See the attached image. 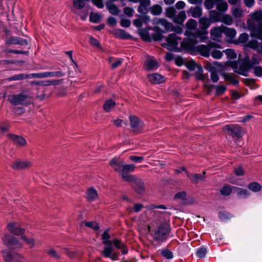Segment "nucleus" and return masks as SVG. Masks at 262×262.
<instances>
[{
    "label": "nucleus",
    "mask_w": 262,
    "mask_h": 262,
    "mask_svg": "<svg viewBox=\"0 0 262 262\" xmlns=\"http://www.w3.org/2000/svg\"><path fill=\"white\" fill-rule=\"evenodd\" d=\"M110 228H107L104 230L101 235L102 244L104 245L103 250L101 251V254L106 258H109L112 260H117L119 255V252H115L113 247L112 241L110 240L111 235L109 234Z\"/></svg>",
    "instance_id": "1"
},
{
    "label": "nucleus",
    "mask_w": 262,
    "mask_h": 262,
    "mask_svg": "<svg viewBox=\"0 0 262 262\" xmlns=\"http://www.w3.org/2000/svg\"><path fill=\"white\" fill-rule=\"evenodd\" d=\"M170 232V225L167 222H163L160 224L158 230L155 232L154 238L157 242H165Z\"/></svg>",
    "instance_id": "2"
},
{
    "label": "nucleus",
    "mask_w": 262,
    "mask_h": 262,
    "mask_svg": "<svg viewBox=\"0 0 262 262\" xmlns=\"http://www.w3.org/2000/svg\"><path fill=\"white\" fill-rule=\"evenodd\" d=\"M178 39H181V38L177 36L174 33L170 34L165 38L167 43H162V46L169 51L180 53L182 52V49L177 47Z\"/></svg>",
    "instance_id": "3"
},
{
    "label": "nucleus",
    "mask_w": 262,
    "mask_h": 262,
    "mask_svg": "<svg viewBox=\"0 0 262 262\" xmlns=\"http://www.w3.org/2000/svg\"><path fill=\"white\" fill-rule=\"evenodd\" d=\"M9 100L11 103L15 106L22 105L27 106L32 103L29 96L23 93L12 95Z\"/></svg>",
    "instance_id": "4"
},
{
    "label": "nucleus",
    "mask_w": 262,
    "mask_h": 262,
    "mask_svg": "<svg viewBox=\"0 0 262 262\" xmlns=\"http://www.w3.org/2000/svg\"><path fill=\"white\" fill-rule=\"evenodd\" d=\"M224 130L233 138H241L244 135V128L238 124H228L225 126Z\"/></svg>",
    "instance_id": "5"
},
{
    "label": "nucleus",
    "mask_w": 262,
    "mask_h": 262,
    "mask_svg": "<svg viewBox=\"0 0 262 262\" xmlns=\"http://www.w3.org/2000/svg\"><path fill=\"white\" fill-rule=\"evenodd\" d=\"M247 25L250 31L251 37L262 40V23L256 25L248 19Z\"/></svg>",
    "instance_id": "6"
},
{
    "label": "nucleus",
    "mask_w": 262,
    "mask_h": 262,
    "mask_svg": "<svg viewBox=\"0 0 262 262\" xmlns=\"http://www.w3.org/2000/svg\"><path fill=\"white\" fill-rule=\"evenodd\" d=\"M129 120L133 133L136 135L141 133L144 125L140 119L134 115H130L129 117Z\"/></svg>",
    "instance_id": "7"
},
{
    "label": "nucleus",
    "mask_w": 262,
    "mask_h": 262,
    "mask_svg": "<svg viewBox=\"0 0 262 262\" xmlns=\"http://www.w3.org/2000/svg\"><path fill=\"white\" fill-rule=\"evenodd\" d=\"M198 43L196 39L188 37L184 38L183 40L180 43V49L183 51H195V45Z\"/></svg>",
    "instance_id": "8"
},
{
    "label": "nucleus",
    "mask_w": 262,
    "mask_h": 262,
    "mask_svg": "<svg viewBox=\"0 0 262 262\" xmlns=\"http://www.w3.org/2000/svg\"><path fill=\"white\" fill-rule=\"evenodd\" d=\"M183 171L185 172L187 177L193 184H196L200 182L204 181L206 178V171H204L202 173H190L184 166L181 167Z\"/></svg>",
    "instance_id": "9"
},
{
    "label": "nucleus",
    "mask_w": 262,
    "mask_h": 262,
    "mask_svg": "<svg viewBox=\"0 0 262 262\" xmlns=\"http://www.w3.org/2000/svg\"><path fill=\"white\" fill-rule=\"evenodd\" d=\"M129 182L131 183L132 187L137 193L142 195L145 193V186L142 179L134 177L133 180Z\"/></svg>",
    "instance_id": "10"
},
{
    "label": "nucleus",
    "mask_w": 262,
    "mask_h": 262,
    "mask_svg": "<svg viewBox=\"0 0 262 262\" xmlns=\"http://www.w3.org/2000/svg\"><path fill=\"white\" fill-rule=\"evenodd\" d=\"M2 253L5 260L7 262H21V255L16 252L5 250Z\"/></svg>",
    "instance_id": "11"
},
{
    "label": "nucleus",
    "mask_w": 262,
    "mask_h": 262,
    "mask_svg": "<svg viewBox=\"0 0 262 262\" xmlns=\"http://www.w3.org/2000/svg\"><path fill=\"white\" fill-rule=\"evenodd\" d=\"M66 73L61 71H56V72H45L37 73H32L33 78H42L46 77H60L64 76Z\"/></svg>",
    "instance_id": "12"
},
{
    "label": "nucleus",
    "mask_w": 262,
    "mask_h": 262,
    "mask_svg": "<svg viewBox=\"0 0 262 262\" xmlns=\"http://www.w3.org/2000/svg\"><path fill=\"white\" fill-rule=\"evenodd\" d=\"M135 168L134 164H123V171L122 172V178L126 182H129L133 180L134 176L128 174L129 172H133Z\"/></svg>",
    "instance_id": "13"
},
{
    "label": "nucleus",
    "mask_w": 262,
    "mask_h": 262,
    "mask_svg": "<svg viewBox=\"0 0 262 262\" xmlns=\"http://www.w3.org/2000/svg\"><path fill=\"white\" fill-rule=\"evenodd\" d=\"M208 32L207 31L196 29L194 32L189 33L188 35L192 36L193 39L200 38L201 42H206L208 39Z\"/></svg>",
    "instance_id": "14"
},
{
    "label": "nucleus",
    "mask_w": 262,
    "mask_h": 262,
    "mask_svg": "<svg viewBox=\"0 0 262 262\" xmlns=\"http://www.w3.org/2000/svg\"><path fill=\"white\" fill-rule=\"evenodd\" d=\"M7 136L16 146H24L27 144L26 139L20 136L8 134Z\"/></svg>",
    "instance_id": "15"
},
{
    "label": "nucleus",
    "mask_w": 262,
    "mask_h": 262,
    "mask_svg": "<svg viewBox=\"0 0 262 262\" xmlns=\"http://www.w3.org/2000/svg\"><path fill=\"white\" fill-rule=\"evenodd\" d=\"M8 230L13 234L15 235H20L24 233L25 229L19 227L16 223L14 222L9 223L7 225Z\"/></svg>",
    "instance_id": "16"
},
{
    "label": "nucleus",
    "mask_w": 262,
    "mask_h": 262,
    "mask_svg": "<svg viewBox=\"0 0 262 262\" xmlns=\"http://www.w3.org/2000/svg\"><path fill=\"white\" fill-rule=\"evenodd\" d=\"M30 163L26 161H22L19 159L14 161L12 165V168L14 170L24 169L29 167Z\"/></svg>",
    "instance_id": "17"
},
{
    "label": "nucleus",
    "mask_w": 262,
    "mask_h": 262,
    "mask_svg": "<svg viewBox=\"0 0 262 262\" xmlns=\"http://www.w3.org/2000/svg\"><path fill=\"white\" fill-rule=\"evenodd\" d=\"M153 30L156 32L152 33L151 36H150L151 42L154 40V41H158L162 40L164 36L163 35V33H165V31L160 28L158 26H155Z\"/></svg>",
    "instance_id": "18"
},
{
    "label": "nucleus",
    "mask_w": 262,
    "mask_h": 262,
    "mask_svg": "<svg viewBox=\"0 0 262 262\" xmlns=\"http://www.w3.org/2000/svg\"><path fill=\"white\" fill-rule=\"evenodd\" d=\"M3 240L5 245L7 247L16 246L19 243V242L16 237L8 234L4 236Z\"/></svg>",
    "instance_id": "19"
},
{
    "label": "nucleus",
    "mask_w": 262,
    "mask_h": 262,
    "mask_svg": "<svg viewBox=\"0 0 262 262\" xmlns=\"http://www.w3.org/2000/svg\"><path fill=\"white\" fill-rule=\"evenodd\" d=\"M148 80L152 84H160L165 81V77L158 73H153L148 75Z\"/></svg>",
    "instance_id": "20"
},
{
    "label": "nucleus",
    "mask_w": 262,
    "mask_h": 262,
    "mask_svg": "<svg viewBox=\"0 0 262 262\" xmlns=\"http://www.w3.org/2000/svg\"><path fill=\"white\" fill-rule=\"evenodd\" d=\"M113 35L117 38L121 39H130L133 38L132 36L127 33L124 30L122 29H116L114 32Z\"/></svg>",
    "instance_id": "21"
},
{
    "label": "nucleus",
    "mask_w": 262,
    "mask_h": 262,
    "mask_svg": "<svg viewBox=\"0 0 262 262\" xmlns=\"http://www.w3.org/2000/svg\"><path fill=\"white\" fill-rule=\"evenodd\" d=\"M233 192H236L238 197L244 199L248 198L250 195V192L248 190L236 186H233Z\"/></svg>",
    "instance_id": "22"
},
{
    "label": "nucleus",
    "mask_w": 262,
    "mask_h": 262,
    "mask_svg": "<svg viewBox=\"0 0 262 262\" xmlns=\"http://www.w3.org/2000/svg\"><path fill=\"white\" fill-rule=\"evenodd\" d=\"M195 51L198 52L201 55L205 57H208L210 56V48L208 45H199L196 47Z\"/></svg>",
    "instance_id": "23"
},
{
    "label": "nucleus",
    "mask_w": 262,
    "mask_h": 262,
    "mask_svg": "<svg viewBox=\"0 0 262 262\" xmlns=\"http://www.w3.org/2000/svg\"><path fill=\"white\" fill-rule=\"evenodd\" d=\"M123 162L119 161L117 159L113 158L110 162V165L114 168V170L117 172L123 171Z\"/></svg>",
    "instance_id": "24"
},
{
    "label": "nucleus",
    "mask_w": 262,
    "mask_h": 262,
    "mask_svg": "<svg viewBox=\"0 0 262 262\" xmlns=\"http://www.w3.org/2000/svg\"><path fill=\"white\" fill-rule=\"evenodd\" d=\"M33 78V76L31 74L20 73L18 74L14 75L11 77L8 78L7 79L9 81L21 80L23 79Z\"/></svg>",
    "instance_id": "25"
},
{
    "label": "nucleus",
    "mask_w": 262,
    "mask_h": 262,
    "mask_svg": "<svg viewBox=\"0 0 262 262\" xmlns=\"http://www.w3.org/2000/svg\"><path fill=\"white\" fill-rule=\"evenodd\" d=\"M222 17V14L213 10L209 12V17L208 18L211 23L220 21Z\"/></svg>",
    "instance_id": "26"
},
{
    "label": "nucleus",
    "mask_w": 262,
    "mask_h": 262,
    "mask_svg": "<svg viewBox=\"0 0 262 262\" xmlns=\"http://www.w3.org/2000/svg\"><path fill=\"white\" fill-rule=\"evenodd\" d=\"M221 75L223 77L225 80L230 81L233 85H237L239 83V81L234 77L232 73L223 72L221 73Z\"/></svg>",
    "instance_id": "27"
},
{
    "label": "nucleus",
    "mask_w": 262,
    "mask_h": 262,
    "mask_svg": "<svg viewBox=\"0 0 262 262\" xmlns=\"http://www.w3.org/2000/svg\"><path fill=\"white\" fill-rule=\"evenodd\" d=\"M200 28L205 31H207V29L211 24V21L207 17H201L199 20Z\"/></svg>",
    "instance_id": "28"
},
{
    "label": "nucleus",
    "mask_w": 262,
    "mask_h": 262,
    "mask_svg": "<svg viewBox=\"0 0 262 262\" xmlns=\"http://www.w3.org/2000/svg\"><path fill=\"white\" fill-rule=\"evenodd\" d=\"M106 7L108 12L113 15H117L120 12L119 9L113 2H107Z\"/></svg>",
    "instance_id": "29"
},
{
    "label": "nucleus",
    "mask_w": 262,
    "mask_h": 262,
    "mask_svg": "<svg viewBox=\"0 0 262 262\" xmlns=\"http://www.w3.org/2000/svg\"><path fill=\"white\" fill-rule=\"evenodd\" d=\"M139 34L141 38L145 42H151L149 33L144 28H139L138 30Z\"/></svg>",
    "instance_id": "30"
},
{
    "label": "nucleus",
    "mask_w": 262,
    "mask_h": 262,
    "mask_svg": "<svg viewBox=\"0 0 262 262\" xmlns=\"http://www.w3.org/2000/svg\"><path fill=\"white\" fill-rule=\"evenodd\" d=\"M223 32V25L213 27L210 30V35L214 37H220Z\"/></svg>",
    "instance_id": "31"
},
{
    "label": "nucleus",
    "mask_w": 262,
    "mask_h": 262,
    "mask_svg": "<svg viewBox=\"0 0 262 262\" xmlns=\"http://www.w3.org/2000/svg\"><path fill=\"white\" fill-rule=\"evenodd\" d=\"M159 67L156 60L150 59L146 62L145 70L147 71L156 70Z\"/></svg>",
    "instance_id": "32"
},
{
    "label": "nucleus",
    "mask_w": 262,
    "mask_h": 262,
    "mask_svg": "<svg viewBox=\"0 0 262 262\" xmlns=\"http://www.w3.org/2000/svg\"><path fill=\"white\" fill-rule=\"evenodd\" d=\"M223 34H224L227 37L232 39L235 36L236 31L234 28H228L223 25Z\"/></svg>",
    "instance_id": "33"
},
{
    "label": "nucleus",
    "mask_w": 262,
    "mask_h": 262,
    "mask_svg": "<svg viewBox=\"0 0 262 262\" xmlns=\"http://www.w3.org/2000/svg\"><path fill=\"white\" fill-rule=\"evenodd\" d=\"M186 18V14L185 11H181L173 18V21L176 24H182Z\"/></svg>",
    "instance_id": "34"
},
{
    "label": "nucleus",
    "mask_w": 262,
    "mask_h": 262,
    "mask_svg": "<svg viewBox=\"0 0 262 262\" xmlns=\"http://www.w3.org/2000/svg\"><path fill=\"white\" fill-rule=\"evenodd\" d=\"M233 192V186L230 185H224L220 190V193L224 196H229Z\"/></svg>",
    "instance_id": "35"
},
{
    "label": "nucleus",
    "mask_w": 262,
    "mask_h": 262,
    "mask_svg": "<svg viewBox=\"0 0 262 262\" xmlns=\"http://www.w3.org/2000/svg\"><path fill=\"white\" fill-rule=\"evenodd\" d=\"M197 71L194 73V75L198 80L203 81L205 79V76L203 74V69L201 64H199L196 67Z\"/></svg>",
    "instance_id": "36"
},
{
    "label": "nucleus",
    "mask_w": 262,
    "mask_h": 262,
    "mask_svg": "<svg viewBox=\"0 0 262 262\" xmlns=\"http://www.w3.org/2000/svg\"><path fill=\"white\" fill-rule=\"evenodd\" d=\"M189 11L191 13V16L194 18H198L202 14V9L200 7L196 6L194 8L191 7Z\"/></svg>",
    "instance_id": "37"
},
{
    "label": "nucleus",
    "mask_w": 262,
    "mask_h": 262,
    "mask_svg": "<svg viewBox=\"0 0 262 262\" xmlns=\"http://www.w3.org/2000/svg\"><path fill=\"white\" fill-rule=\"evenodd\" d=\"M248 188L253 192H257L261 189L262 186L258 182H253L249 183Z\"/></svg>",
    "instance_id": "38"
},
{
    "label": "nucleus",
    "mask_w": 262,
    "mask_h": 262,
    "mask_svg": "<svg viewBox=\"0 0 262 262\" xmlns=\"http://www.w3.org/2000/svg\"><path fill=\"white\" fill-rule=\"evenodd\" d=\"M116 105L115 101L112 99L106 100L103 105L104 110L106 112H109L111 108Z\"/></svg>",
    "instance_id": "39"
},
{
    "label": "nucleus",
    "mask_w": 262,
    "mask_h": 262,
    "mask_svg": "<svg viewBox=\"0 0 262 262\" xmlns=\"http://www.w3.org/2000/svg\"><path fill=\"white\" fill-rule=\"evenodd\" d=\"M102 19V16L98 13L91 12L90 15L89 20L93 23H99Z\"/></svg>",
    "instance_id": "40"
},
{
    "label": "nucleus",
    "mask_w": 262,
    "mask_h": 262,
    "mask_svg": "<svg viewBox=\"0 0 262 262\" xmlns=\"http://www.w3.org/2000/svg\"><path fill=\"white\" fill-rule=\"evenodd\" d=\"M150 12L153 15H159L162 12V7L159 4L154 5L150 8Z\"/></svg>",
    "instance_id": "41"
},
{
    "label": "nucleus",
    "mask_w": 262,
    "mask_h": 262,
    "mask_svg": "<svg viewBox=\"0 0 262 262\" xmlns=\"http://www.w3.org/2000/svg\"><path fill=\"white\" fill-rule=\"evenodd\" d=\"M185 25L186 28L188 30H195L197 29V22L193 18L188 19Z\"/></svg>",
    "instance_id": "42"
},
{
    "label": "nucleus",
    "mask_w": 262,
    "mask_h": 262,
    "mask_svg": "<svg viewBox=\"0 0 262 262\" xmlns=\"http://www.w3.org/2000/svg\"><path fill=\"white\" fill-rule=\"evenodd\" d=\"M198 65L193 59L189 60L185 63V67L190 71H194Z\"/></svg>",
    "instance_id": "43"
},
{
    "label": "nucleus",
    "mask_w": 262,
    "mask_h": 262,
    "mask_svg": "<svg viewBox=\"0 0 262 262\" xmlns=\"http://www.w3.org/2000/svg\"><path fill=\"white\" fill-rule=\"evenodd\" d=\"M87 195L88 199L92 201L95 200L98 196L96 190L92 187L89 189Z\"/></svg>",
    "instance_id": "44"
},
{
    "label": "nucleus",
    "mask_w": 262,
    "mask_h": 262,
    "mask_svg": "<svg viewBox=\"0 0 262 262\" xmlns=\"http://www.w3.org/2000/svg\"><path fill=\"white\" fill-rule=\"evenodd\" d=\"M232 217V214L226 211H220L219 212V217L222 221L230 219Z\"/></svg>",
    "instance_id": "45"
},
{
    "label": "nucleus",
    "mask_w": 262,
    "mask_h": 262,
    "mask_svg": "<svg viewBox=\"0 0 262 262\" xmlns=\"http://www.w3.org/2000/svg\"><path fill=\"white\" fill-rule=\"evenodd\" d=\"M207 253V248L204 246H202L196 250L195 255L200 259H202L205 257Z\"/></svg>",
    "instance_id": "46"
},
{
    "label": "nucleus",
    "mask_w": 262,
    "mask_h": 262,
    "mask_svg": "<svg viewBox=\"0 0 262 262\" xmlns=\"http://www.w3.org/2000/svg\"><path fill=\"white\" fill-rule=\"evenodd\" d=\"M17 36H10L9 38H6L5 40V45L6 46L11 45H17Z\"/></svg>",
    "instance_id": "47"
},
{
    "label": "nucleus",
    "mask_w": 262,
    "mask_h": 262,
    "mask_svg": "<svg viewBox=\"0 0 262 262\" xmlns=\"http://www.w3.org/2000/svg\"><path fill=\"white\" fill-rule=\"evenodd\" d=\"M89 0H73V5L74 7L78 10H80L85 7V1Z\"/></svg>",
    "instance_id": "48"
},
{
    "label": "nucleus",
    "mask_w": 262,
    "mask_h": 262,
    "mask_svg": "<svg viewBox=\"0 0 262 262\" xmlns=\"http://www.w3.org/2000/svg\"><path fill=\"white\" fill-rule=\"evenodd\" d=\"M224 24L226 25H231L233 22L232 17L228 14L222 15L221 18V20Z\"/></svg>",
    "instance_id": "49"
},
{
    "label": "nucleus",
    "mask_w": 262,
    "mask_h": 262,
    "mask_svg": "<svg viewBox=\"0 0 262 262\" xmlns=\"http://www.w3.org/2000/svg\"><path fill=\"white\" fill-rule=\"evenodd\" d=\"M112 245L113 247H115L118 249L123 248V246L125 244L123 243L121 239L115 238L112 241Z\"/></svg>",
    "instance_id": "50"
},
{
    "label": "nucleus",
    "mask_w": 262,
    "mask_h": 262,
    "mask_svg": "<svg viewBox=\"0 0 262 262\" xmlns=\"http://www.w3.org/2000/svg\"><path fill=\"white\" fill-rule=\"evenodd\" d=\"M84 224L86 227H89L95 231H98L100 229L99 224L94 221L86 222H85Z\"/></svg>",
    "instance_id": "51"
},
{
    "label": "nucleus",
    "mask_w": 262,
    "mask_h": 262,
    "mask_svg": "<svg viewBox=\"0 0 262 262\" xmlns=\"http://www.w3.org/2000/svg\"><path fill=\"white\" fill-rule=\"evenodd\" d=\"M161 254L167 259H170L173 257L172 252L168 249H163L161 251Z\"/></svg>",
    "instance_id": "52"
},
{
    "label": "nucleus",
    "mask_w": 262,
    "mask_h": 262,
    "mask_svg": "<svg viewBox=\"0 0 262 262\" xmlns=\"http://www.w3.org/2000/svg\"><path fill=\"white\" fill-rule=\"evenodd\" d=\"M242 63L244 65V66L248 70H250L251 69L253 68L254 62H252L249 60L248 57H246L242 61Z\"/></svg>",
    "instance_id": "53"
},
{
    "label": "nucleus",
    "mask_w": 262,
    "mask_h": 262,
    "mask_svg": "<svg viewBox=\"0 0 262 262\" xmlns=\"http://www.w3.org/2000/svg\"><path fill=\"white\" fill-rule=\"evenodd\" d=\"M227 90V88L226 86L223 85H219L216 86L215 89V95H222L225 93L226 91Z\"/></svg>",
    "instance_id": "54"
},
{
    "label": "nucleus",
    "mask_w": 262,
    "mask_h": 262,
    "mask_svg": "<svg viewBox=\"0 0 262 262\" xmlns=\"http://www.w3.org/2000/svg\"><path fill=\"white\" fill-rule=\"evenodd\" d=\"M166 16L169 18H173L176 15V10L173 7H170L166 9Z\"/></svg>",
    "instance_id": "55"
},
{
    "label": "nucleus",
    "mask_w": 262,
    "mask_h": 262,
    "mask_svg": "<svg viewBox=\"0 0 262 262\" xmlns=\"http://www.w3.org/2000/svg\"><path fill=\"white\" fill-rule=\"evenodd\" d=\"M3 53L26 55L28 53V51H20V50H13V49H5L3 50Z\"/></svg>",
    "instance_id": "56"
},
{
    "label": "nucleus",
    "mask_w": 262,
    "mask_h": 262,
    "mask_svg": "<svg viewBox=\"0 0 262 262\" xmlns=\"http://www.w3.org/2000/svg\"><path fill=\"white\" fill-rule=\"evenodd\" d=\"M225 53L228 58L230 59H235L237 57V54L234 50L232 49H228L225 51Z\"/></svg>",
    "instance_id": "57"
},
{
    "label": "nucleus",
    "mask_w": 262,
    "mask_h": 262,
    "mask_svg": "<svg viewBox=\"0 0 262 262\" xmlns=\"http://www.w3.org/2000/svg\"><path fill=\"white\" fill-rule=\"evenodd\" d=\"M90 43L93 47H96L98 49H101V46L100 42L96 38L93 36L90 37Z\"/></svg>",
    "instance_id": "58"
},
{
    "label": "nucleus",
    "mask_w": 262,
    "mask_h": 262,
    "mask_svg": "<svg viewBox=\"0 0 262 262\" xmlns=\"http://www.w3.org/2000/svg\"><path fill=\"white\" fill-rule=\"evenodd\" d=\"M247 47L252 49L256 50L258 48V42L256 40H251L247 44Z\"/></svg>",
    "instance_id": "59"
},
{
    "label": "nucleus",
    "mask_w": 262,
    "mask_h": 262,
    "mask_svg": "<svg viewBox=\"0 0 262 262\" xmlns=\"http://www.w3.org/2000/svg\"><path fill=\"white\" fill-rule=\"evenodd\" d=\"M186 192L185 191H180L177 192L174 196V199H180L182 201L186 200Z\"/></svg>",
    "instance_id": "60"
},
{
    "label": "nucleus",
    "mask_w": 262,
    "mask_h": 262,
    "mask_svg": "<svg viewBox=\"0 0 262 262\" xmlns=\"http://www.w3.org/2000/svg\"><path fill=\"white\" fill-rule=\"evenodd\" d=\"M174 62H175V64L178 67H181L185 64L184 60L183 57L181 56V55H178L174 58Z\"/></svg>",
    "instance_id": "61"
},
{
    "label": "nucleus",
    "mask_w": 262,
    "mask_h": 262,
    "mask_svg": "<svg viewBox=\"0 0 262 262\" xmlns=\"http://www.w3.org/2000/svg\"><path fill=\"white\" fill-rule=\"evenodd\" d=\"M223 55V53L217 50H214L211 53V56L214 59H220L222 57Z\"/></svg>",
    "instance_id": "62"
},
{
    "label": "nucleus",
    "mask_w": 262,
    "mask_h": 262,
    "mask_svg": "<svg viewBox=\"0 0 262 262\" xmlns=\"http://www.w3.org/2000/svg\"><path fill=\"white\" fill-rule=\"evenodd\" d=\"M217 9L220 11L225 12L228 9V5L226 3H221L217 5Z\"/></svg>",
    "instance_id": "63"
},
{
    "label": "nucleus",
    "mask_w": 262,
    "mask_h": 262,
    "mask_svg": "<svg viewBox=\"0 0 262 262\" xmlns=\"http://www.w3.org/2000/svg\"><path fill=\"white\" fill-rule=\"evenodd\" d=\"M252 17L258 23L262 21V12L258 11L253 14Z\"/></svg>",
    "instance_id": "64"
}]
</instances>
